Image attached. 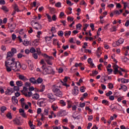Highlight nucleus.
I'll return each instance as SVG.
<instances>
[{"label": "nucleus", "instance_id": "obj_1", "mask_svg": "<svg viewBox=\"0 0 129 129\" xmlns=\"http://www.w3.org/2000/svg\"><path fill=\"white\" fill-rule=\"evenodd\" d=\"M5 66L7 72H11L12 70H14L15 72H19L22 66L19 61H15V58H10L5 61Z\"/></svg>", "mask_w": 129, "mask_h": 129}, {"label": "nucleus", "instance_id": "obj_2", "mask_svg": "<svg viewBox=\"0 0 129 129\" xmlns=\"http://www.w3.org/2000/svg\"><path fill=\"white\" fill-rule=\"evenodd\" d=\"M42 69H43V73L44 74H54L55 73V72L53 71V69H52V67H48L46 68H45L44 67V65L42 66Z\"/></svg>", "mask_w": 129, "mask_h": 129}, {"label": "nucleus", "instance_id": "obj_3", "mask_svg": "<svg viewBox=\"0 0 129 129\" xmlns=\"http://www.w3.org/2000/svg\"><path fill=\"white\" fill-rule=\"evenodd\" d=\"M52 91L55 93V95L56 96H58V97H62L63 93H62V92L60 91V89H58V87L55 85H53L52 86Z\"/></svg>", "mask_w": 129, "mask_h": 129}, {"label": "nucleus", "instance_id": "obj_4", "mask_svg": "<svg viewBox=\"0 0 129 129\" xmlns=\"http://www.w3.org/2000/svg\"><path fill=\"white\" fill-rule=\"evenodd\" d=\"M42 56L44 58H45V60L46 63L48 64V65L53 64V62H52V60L54 59V57H53V56H49V55H47V54L46 53L42 54Z\"/></svg>", "mask_w": 129, "mask_h": 129}, {"label": "nucleus", "instance_id": "obj_5", "mask_svg": "<svg viewBox=\"0 0 129 129\" xmlns=\"http://www.w3.org/2000/svg\"><path fill=\"white\" fill-rule=\"evenodd\" d=\"M31 24V26H32L33 28L35 29V30H41V29H42V26H41V24L37 22L32 21Z\"/></svg>", "mask_w": 129, "mask_h": 129}, {"label": "nucleus", "instance_id": "obj_6", "mask_svg": "<svg viewBox=\"0 0 129 129\" xmlns=\"http://www.w3.org/2000/svg\"><path fill=\"white\" fill-rule=\"evenodd\" d=\"M47 97L49 98V102H53L56 100V98L54 97V95L52 94H47Z\"/></svg>", "mask_w": 129, "mask_h": 129}, {"label": "nucleus", "instance_id": "obj_7", "mask_svg": "<svg viewBox=\"0 0 129 129\" xmlns=\"http://www.w3.org/2000/svg\"><path fill=\"white\" fill-rule=\"evenodd\" d=\"M18 78L20 79V80H22V81H24V82H26V81H28L29 79L27 78V77H25L23 75H19L18 76Z\"/></svg>", "mask_w": 129, "mask_h": 129}, {"label": "nucleus", "instance_id": "obj_8", "mask_svg": "<svg viewBox=\"0 0 129 129\" xmlns=\"http://www.w3.org/2000/svg\"><path fill=\"white\" fill-rule=\"evenodd\" d=\"M79 90H78V87L75 86L74 87V90H73V95H77L78 94Z\"/></svg>", "mask_w": 129, "mask_h": 129}, {"label": "nucleus", "instance_id": "obj_9", "mask_svg": "<svg viewBox=\"0 0 129 129\" xmlns=\"http://www.w3.org/2000/svg\"><path fill=\"white\" fill-rule=\"evenodd\" d=\"M13 121L14 124H16V125H21V121L18 118H15L13 119Z\"/></svg>", "mask_w": 129, "mask_h": 129}, {"label": "nucleus", "instance_id": "obj_10", "mask_svg": "<svg viewBox=\"0 0 129 129\" xmlns=\"http://www.w3.org/2000/svg\"><path fill=\"white\" fill-rule=\"evenodd\" d=\"M112 67L114 69V71H113L114 74H116V72H119V71H118V68H119V67L117 64H115Z\"/></svg>", "mask_w": 129, "mask_h": 129}, {"label": "nucleus", "instance_id": "obj_11", "mask_svg": "<svg viewBox=\"0 0 129 129\" xmlns=\"http://www.w3.org/2000/svg\"><path fill=\"white\" fill-rule=\"evenodd\" d=\"M29 81L31 82V83H32V84H37V80L36 79H35V78H31L29 79Z\"/></svg>", "mask_w": 129, "mask_h": 129}, {"label": "nucleus", "instance_id": "obj_12", "mask_svg": "<svg viewBox=\"0 0 129 129\" xmlns=\"http://www.w3.org/2000/svg\"><path fill=\"white\" fill-rule=\"evenodd\" d=\"M14 92V90L13 88H8L7 91L5 92L6 94H10V93H13Z\"/></svg>", "mask_w": 129, "mask_h": 129}, {"label": "nucleus", "instance_id": "obj_13", "mask_svg": "<svg viewBox=\"0 0 129 129\" xmlns=\"http://www.w3.org/2000/svg\"><path fill=\"white\" fill-rule=\"evenodd\" d=\"M12 102L14 104H18V99H17V98H16V97H12Z\"/></svg>", "mask_w": 129, "mask_h": 129}, {"label": "nucleus", "instance_id": "obj_14", "mask_svg": "<svg viewBox=\"0 0 129 129\" xmlns=\"http://www.w3.org/2000/svg\"><path fill=\"white\" fill-rule=\"evenodd\" d=\"M16 85L18 87H21V86H23V82L21 81H18L16 82Z\"/></svg>", "mask_w": 129, "mask_h": 129}, {"label": "nucleus", "instance_id": "obj_15", "mask_svg": "<svg viewBox=\"0 0 129 129\" xmlns=\"http://www.w3.org/2000/svg\"><path fill=\"white\" fill-rule=\"evenodd\" d=\"M43 82V79L38 78L36 80V84H39Z\"/></svg>", "mask_w": 129, "mask_h": 129}, {"label": "nucleus", "instance_id": "obj_16", "mask_svg": "<svg viewBox=\"0 0 129 129\" xmlns=\"http://www.w3.org/2000/svg\"><path fill=\"white\" fill-rule=\"evenodd\" d=\"M14 56V54L11 52V51H9L7 53V58H12Z\"/></svg>", "mask_w": 129, "mask_h": 129}, {"label": "nucleus", "instance_id": "obj_17", "mask_svg": "<svg viewBox=\"0 0 129 129\" xmlns=\"http://www.w3.org/2000/svg\"><path fill=\"white\" fill-rule=\"evenodd\" d=\"M40 98V95H39V94H35L33 95L32 98H33V99H39V98Z\"/></svg>", "mask_w": 129, "mask_h": 129}, {"label": "nucleus", "instance_id": "obj_18", "mask_svg": "<svg viewBox=\"0 0 129 129\" xmlns=\"http://www.w3.org/2000/svg\"><path fill=\"white\" fill-rule=\"evenodd\" d=\"M88 63H89V64H90L93 67V66H94V63L92 62V59H91V58H88Z\"/></svg>", "mask_w": 129, "mask_h": 129}, {"label": "nucleus", "instance_id": "obj_19", "mask_svg": "<svg viewBox=\"0 0 129 129\" xmlns=\"http://www.w3.org/2000/svg\"><path fill=\"white\" fill-rule=\"evenodd\" d=\"M120 87L121 89H122L123 91H126V90H127V87H126L125 85H122V84H121Z\"/></svg>", "mask_w": 129, "mask_h": 129}, {"label": "nucleus", "instance_id": "obj_20", "mask_svg": "<svg viewBox=\"0 0 129 129\" xmlns=\"http://www.w3.org/2000/svg\"><path fill=\"white\" fill-rule=\"evenodd\" d=\"M5 110H7V107L3 106L1 108V111L2 113H4Z\"/></svg>", "mask_w": 129, "mask_h": 129}, {"label": "nucleus", "instance_id": "obj_21", "mask_svg": "<svg viewBox=\"0 0 129 129\" xmlns=\"http://www.w3.org/2000/svg\"><path fill=\"white\" fill-rule=\"evenodd\" d=\"M2 10H3V11L4 12H6V13H8V12H9V9H8V8H7L6 6H3Z\"/></svg>", "mask_w": 129, "mask_h": 129}, {"label": "nucleus", "instance_id": "obj_22", "mask_svg": "<svg viewBox=\"0 0 129 129\" xmlns=\"http://www.w3.org/2000/svg\"><path fill=\"white\" fill-rule=\"evenodd\" d=\"M6 116L8 117V118H9V119H12V118H13V116H12V113L10 112L7 114Z\"/></svg>", "mask_w": 129, "mask_h": 129}, {"label": "nucleus", "instance_id": "obj_23", "mask_svg": "<svg viewBox=\"0 0 129 129\" xmlns=\"http://www.w3.org/2000/svg\"><path fill=\"white\" fill-rule=\"evenodd\" d=\"M70 35H71V31L64 32V36L66 37H67V36H70Z\"/></svg>", "mask_w": 129, "mask_h": 129}, {"label": "nucleus", "instance_id": "obj_24", "mask_svg": "<svg viewBox=\"0 0 129 129\" xmlns=\"http://www.w3.org/2000/svg\"><path fill=\"white\" fill-rule=\"evenodd\" d=\"M40 87L41 88V89L40 90V92H43V91H44V90H45V86L43 84H41L40 86Z\"/></svg>", "mask_w": 129, "mask_h": 129}, {"label": "nucleus", "instance_id": "obj_25", "mask_svg": "<svg viewBox=\"0 0 129 129\" xmlns=\"http://www.w3.org/2000/svg\"><path fill=\"white\" fill-rule=\"evenodd\" d=\"M16 29V24H11L10 26V30H15Z\"/></svg>", "mask_w": 129, "mask_h": 129}, {"label": "nucleus", "instance_id": "obj_26", "mask_svg": "<svg viewBox=\"0 0 129 129\" xmlns=\"http://www.w3.org/2000/svg\"><path fill=\"white\" fill-rule=\"evenodd\" d=\"M59 103L61 104L62 106H65V105H66V102H65L63 100H60Z\"/></svg>", "mask_w": 129, "mask_h": 129}, {"label": "nucleus", "instance_id": "obj_27", "mask_svg": "<svg viewBox=\"0 0 129 129\" xmlns=\"http://www.w3.org/2000/svg\"><path fill=\"white\" fill-rule=\"evenodd\" d=\"M14 10L15 12H19L20 10H19V7H18V5L17 4H15L14 6Z\"/></svg>", "mask_w": 129, "mask_h": 129}, {"label": "nucleus", "instance_id": "obj_28", "mask_svg": "<svg viewBox=\"0 0 129 129\" xmlns=\"http://www.w3.org/2000/svg\"><path fill=\"white\" fill-rule=\"evenodd\" d=\"M108 84V88L109 89H112L113 88V84H112L111 83H109Z\"/></svg>", "mask_w": 129, "mask_h": 129}, {"label": "nucleus", "instance_id": "obj_29", "mask_svg": "<svg viewBox=\"0 0 129 129\" xmlns=\"http://www.w3.org/2000/svg\"><path fill=\"white\" fill-rule=\"evenodd\" d=\"M14 91H17L18 92L20 90V88L18 86H14Z\"/></svg>", "mask_w": 129, "mask_h": 129}, {"label": "nucleus", "instance_id": "obj_30", "mask_svg": "<svg viewBox=\"0 0 129 129\" xmlns=\"http://www.w3.org/2000/svg\"><path fill=\"white\" fill-rule=\"evenodd\" d=\"M46 16L48 20V22H51L52 21V18H51V16L49 15V14H46Z\"/></svg>", "mask_w": 129, "mask_h": 129}, {"label": "nucleus", "instance_id": "obj_31", "mask_svg": "<svg viewBox=\"0 0 129 129\" xmlns=\"http://www.w3.org/2000/svg\"><path fill=\"white\" fill-rule=\"evenodd\" d=\"M55 6L56 7V8H61V7H62L61 3L60 2H58L57 3L55 4Z\"/></svg>", "mask_w": 129, "mask_h": 129}, {"label": "nucleus", "instance_id": "obj_32", "mask_svg": "<svg viewBox=\"0 0 129 129\" xmlns=\"http://www.w3.org/2000/svg\"><path fill=\"white\" fill-rule=\"evenodd\" d=\"M11 52L13 53V55H15V54L17 53V49H16V48H12L11 49Z\"/></svg>", "mask_w": 129, "mask_h": 129}, {"label": "nucleus", "instance_id": "obj_33", "mask_svg": "<svg viewBox=\"0 0 129 129\" xmlns=\"http://www.w3.org/2000/svg\"><path fill=\"white\" fill-rule=\"evenodd\" d=\"M48 113H49V110H48L47 109H44V115H48Z\"/></svg>", "mask_w": 129, "mask_h": 129}, {"label": "nucleus", "instance_id": "obj_34", "mask_svg": "<svg viewBox=\"0 0 129 129\" xmlns=\"http://www.w3.org/2000/svg\"><path fill=\"white\" fill-rule=\"evenodd\" d=\"M60 82L62 83V85L66 86V87H69V86H70V85H67L66 83H64L63 81H62V80H60Z\"/></svg>", "mask_w": 129, "mask_h": 129}, {"label": "nucleus", "instance_id": "obj_35", "mask_svg": "<svg viewBox=\"0 0 129 129\" xmlns=\"http://www.w3.org/2000/svg\"><path fill=\"white\" fill-rule=\"evenodd\" d=\"M67 5H68V6H73V3H71V1H69V0H67Z\"/></svg>", "mask_w": 129, "mask_h": 129}, {"label": "nucleus", "instance_id": "obj_36", "mask_svg": "<svg viewBox=\"0 0 129 129\" xmlns=\"http://www.w3.org/2000/svg\"><path fill=\"white\" fill-rule=\"evenodd\" d=\"M26 91H28V88L24 87L23 90L21 91V92L22 93H24V92H26Z\"/></svg>", "mask_w": 129, "mask_h": 129}, {"label": "nucleus", "instance_id": "obj_37", "mask_svg": "<svg viewBox=\"0 0 129 129\" xmlns=\"http://www.w3.org/2000/svg\"><path fill=\"white\" fill-rule=\"evenodd\" d=\"M58 36H59V37H62V36H63V35H64V33L62 31H59L58 32Z\"/></svg>", "mask_w": 129, "mask_h": 129}, {"label": "nucleus", "instance_id": "obj_38", "mask_svg": "<svg viewBox=\"0 0 129 129\" xmlns=\"http://www.w3.org/2000/svg\"><path fill=\"white\" fill-rule=\"evenodd\" d=\"M102 103H103V104H106V105H107V104H108V101H107V100H103L102 101Z\"/></svg>", "mask_w": 129, "mask_h": 129}, {"label": "nucleus", "instance_id": "obj_39", "mask_svg": "<svg viewBox=\"0 0 129 129\" xmlns=\"http://www.w3.org/2000/svg\"><path fill=\"white\" fill-rule=\"evenodd\" d=\"M30 51L31 53H35V52H36V49H35V48L32 47L30 49Z\"/></svg>", "mask_w": 129, "mask_h": 129}, {"label": "nucleus", "instance_id": "obj_40", "mask_svg": "<svg viewBox=\"0 0 129 129\" xmlns=\"http://www.w3.org/2000/svg\"><path fill=\"white\" fill-rule=\"evenodd\" d=\"M29 43V41L24 40L23 42V45H24V46H28Z\"/></svg>", "mask_w": 129, "mask_h": 129}, {"label": "nucleus", "instance_id": "obj_41", "mask_svg": "<svg viewBox=\"0 0 129 129\" xmlns=\"http://www.w3.org/2000/svg\"><path fill=\"white\" fill-rule=\"evenodd\" d=\"M51 108L53 109V110L55 111V110H56L57 108H58V106L55 107V106L54 105H52L51 106Z\"/></svg>", "mask_w": 129, "mask_h": 129}, {"label": "nucleus", "instance_id": "obj_42", "mask_svg": "<svg viewBox=\"0 0 129 129\" xmlns=\"http://www.w3.org/2000/svg\"><path fill=\"white\" fill-rule=\"evenodd\" d=\"M33 58H34V59H38V54L37 53H34L33 55H32Z\"/></svg>", "mask_w": 129, "mask_h": 129}, {"label": "nucleus", "instance_id": "obj_43", "mask_svg": "<svg viewBox=\"0 0 129 129\" xmlns=\"http://www.w3.org/2000/svg\"><path fill=\"white\" fill-rule=\"evenodd\" d=\"M96 55L97 57H100V55H101V51H96Z\"/></svg>", "mask_w": 129, "mask_h": 129}, {"label": "nucleus", "instance_id": "obj_44", "mask_svg": "<svg viewBox=\"0 0 129 129\" xmlns=\"http://www.w3.org/2000/svg\"><path fill=\"white\" fill-rule=\"evenodd\" d=\"M112 94V92L111 91H109L108 93L106 94V96H110Z\"/></svg>", "mask_w": 129, "mask_h": 129}, {"label": "nucleus", "instance_id": "obj_45", "mask_svg": "<svg viewBox=\"0 0 129 129\" xmlns=\"http://www.w3.org/2000/svg\"><path fill=\"white\" fill-rule=\"evenodd\" d=\"M90 26L92 29V31H94V30H95V29H94V24H90Z\"/></svg>", "mask_w": 129, "mask_h": 129}, {"label": "nucleus", "instance_id": "obj_46", "mask_svg": "<svg viewBox=\"0 0 129 129\" xmlns=\"http://www.w3.org/2000/svg\"><path fill=\"white\" fill-rule=\"evenodd\" d=\"M37 112L38 114H40V113L42 112V109H41L40 108H38Z\"/></svg>", "mask_w": 129, "mask_h": 129}, {"label": "nucleus", "instance_id": "obj_47", "mask_svg": "<svg viewBox=\"0 0 129 129\" xmlns=\"http://www.w3.org/2000/svg\"><path fill=\"white\" fill-rule=\"evenodd\" d=\"M76 29H80L81 30V25L80 24H78L76 25Z\"/></svg>", "mask_w": 129, "mask_h": 129}, {"label": "nucleus", "instance_id": "obj_48", "mask_svg": "<svg viewBox=\"0 0 129 129\" xmlns=\"http://www.w3.org/2000/svg\"><path fill=\"white\" fill-rule=\"evenodd\" d=\"M25 86L27 87H30V86H31V84L29 82H27L25 83Z\"/></svg>", "mask_w": 129, "mask_h": 129}, {"label": "nucleus", "instance_id": "obj_49", "mask_svg": "<svg viewBox=\"0 0 129 129\" xmlns=\"http://www.w3.org/2000/svg\"><path fill=\"white\" fill-rule=\"evenodd\" d=\"M80 90L81 92H84L85 91V90L84 89V86L81 87Z\"/></svg>", "mask_w": 129, "mask_h": 129}, {"label": "nucleus", "instance_id": "obj_50", "mask_svg": "<svg viewBox=\"0 0 129 129\" xmlns=\"http://www.w3.org/2000/svg\"><path fill=\"white\" fill-rule=\"evenodd\" d=\"M88 26H89L88 24H85V27H84V32H86V29L88 28Z\"/></svg>", "mask_w": 129, "mask_h": 129}, {"label": "nucleus", "instance_id": "obj_51", "mask_svg": "<svg viewBox=\"0 0 129 129\" xmlns=\"http://www.w3.org/2000/svg\"><path fill=\"white\" fill-rule=\"evenodd\" d=\"M86 110H88L90 112H92V110L90 109L89 107H87V106L86 107Z\"/></svg>", "mask_w": 129, "mask_h": 129}, {"label": "nucleus", "instance_id": "obj_52", "mask_svg": "<svg viewBox=\"0 0 129 129\" xmlns=\"http://www.w3.org/2000/svg\"><path fill=\"white\" fill-rule=\"evenodd\" d=\"M109 99H110V100H114V96H109Z\"/></svg>", "mask_w": 129, "mask_h": 129}, {"label": "nucleus", "instance_id": "obj_53", "mask_svg": "<svg viewBox=\"0 0 129 129\" xmlns=\"http://www.w3.org/2000/svg\"><path fill=\"white\" fill-rule=\"evenodd\" d=\"M12 40H16V38H17V36H16V34H12Z\"/></svg>", "mask_w": 129, "mask_h": 129}, {"label": "nucleus", "instance_id": "obj_54", "mask_svg": "<svg viewBox=\"0 0 129 129\" xmlns=\"http://www.w3.org/2000/svg\"><path fill=\"white\" fill-rule=\"evenodd\" d=\"M91 126H92V123L90 122L88 123V126L87 127V128L90 129V127H91Z\"/></svg>", "mask_w": 129, "mask_h": 129}, {"label": "nucleus", "instance_id": "obj_55", "mask_svg": "<svg viewBox=\"0 0 129 129\" xmlns=\"http://www.w3.org/2000/svg\"><path fill=\"white\" fill-rule=\"evenodd\" d=\"M34 87L32 86V87H30L29 88H28V90H29V91H33V90H34Z\"/></svg>", "mask_w": 129, "mask_h": 129}, {"label": "nucleus", "instance_id": "obj_56", "mask_svg": "<svg viewBox=\"0 0 129 129\" xmlns=\"http://www.w3.org/2000/svg\"><path fill=\"white\" fill-rule=\"evenodd\" d=\"M62 48H63V50H66L67 49H68V48H69V45H67L66 46L63 45Z\"/></svg>", "mask_w": 129, "mask_h": 129}, {"label": "nucleus", "instance_id": "obj_57", "mask_svg": "<svg viewBox=\"0 0 129 129\" xmlns=\"http://www.w3.org/2000/svg\"><path fill=\"white\" fill-rule=\"evenodd\" d=\"M6 4V2L5 0H1L0 1V5H5Z\"/></svg>", "mask_w": 129, "mask_h": 129}, {"label": "nucleus", "instance_id": "obj_58", "mask_svg": "<svg viewBox=\"0 0 129 129\" xmlns=\"http://www.w3.org/2000/svg\"><path fill=\"white\" fill-rule=\"evenodd\" d=\"M55 27H52L51 29V31L52 32V34H54V33H55Z\"/></svg>", "mask_w": 129, "mask_h": 129}, {"label": "nucleus", "instance_id": "obj_59", "mask_svg": "<svg viewBox=\"0 0 129 129\" xmlns=\"http://www.w3.org/2000/svg\"><path fill=\"white\" fill-rule=\"evenodd\" d=\"M116 8H118L119 9H121V5L119 3H117L116 4Z\"/></svg>", "mask_w": 129, "mask_h": 129}, {"label": "nucleus", "instance_id": "obj_60", "mask_svg": "<svg viewBox=\"0 0 129 129\" xmlns=\"http://www.w3.org/2000/svg\"><path fill=\"white\" fill-rule=\"evenodd\" d=\"M52 21H56V15H53L52 17Z\"/></svg>", "mask_w": 129, "mask_h": 129}, {"label": "nucleus", "instance_id": "obj_61", "mask_svg": "<svg viewBox=\"0 0 129 129\" xmlns=\"http://www.w3.org/2000/svg\"><path fill=\"white\" fill-rule=\"evenodd\" d=\"M41 34H42V32L38 31L37 32V38H39L40 37V35H41Z\"/></svg>", "mask_w": 129, "mask_h": 129}, {"label": "nucleus", "instance_id": "obj_62", "mask_svg": "<svg viewBox=\"0 0 129 129\" xmlns=\"http://www.w3.org/2000/svg\"><path fill=\"white\" fill-rule=\"evenodd\" d=\"M126 80V79L122 78V79H121V83H126V82H125Z\"/></svg>", "mask_w": 129, "mask_h": 129}, {"label": "nucleus", "instance_id": "obj_63", "mask_svg": "<svg viewBox=\"0 0 129 129\" xmlns=\"http://www.w3.org/2000/svg\"><path fill=\"white\" fill-rule=\"evenodd\" d=\"M118 41L120 42V43L121 44H122V43H123L124 40L123 39H122V38H120V39L118 40Z\"/></svg>", "mask_w": 129, "mask_h": 129}, {"label": "nucleus", "instance_id": "obj_64", "mask_svg": "<svg viewBox=\"0 0 129 129\" xmlns=\"http://www.w3.org/2000/svg\"><path fill=\"white\" fill-rule=\"evenodd\" d=\"M129 25V20H126V23L125 24V27H128Z\"/></svg>", "mask_w": 129, "mask_h": 129}]
</instances>
